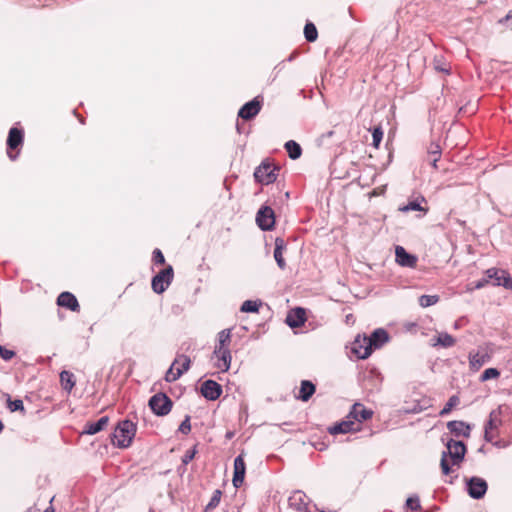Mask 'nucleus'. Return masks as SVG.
Returning a JSON list of instances; mask_svg holds the SVG:
<instances>
[{"instance_id":"5701e85b","label":"nucleus","mask_w":512,"mask_h":512,"mask_svg":"<svg viewBox=\"0 0 512 512\" xmlns=\"http://www.w3.org/2000/svg\"><path fill=\"white\" fill-rule=\"evenodd\" d=\"M286 249V242L283 238L277 237L275 239V248H274V259L280 269H285L286 262L283 257V251Z\"/></svg>"},{"instance_id":"6e6d98bb","label":"nucleus","mask_w":512,"mask_h":512,"mask_svg":"<svg viewBox=\"0 0 512 512\" xmlns=\"http://www.w3.org/2000/svg\"><path fill=\"white\" fill-rule=\"evenodd\" d=\"M26 512H40V510L37 507L33 506L28 508Z\"/></svg>"},{"instance_id":"864d4df0","label":"nucleus","mask_w":512,"mask_h":512,"mask_svg":"<svg viewBox=\"0 0 512 512\" xmlns=\"http://www.w3.org/2000/svg\"><path fill=\"white\" fill-rule=\"evenodd\" d=\"M493 429H488L487 426H484V439L486 442H492L494 439V435L492 434Z\"/></svg>"},{"instance_id":"37998d69","label":"nucleus","mask_w":512,"mask_h":512,"mask_svg":"<svg viewBox=\"0 0 512 512\" xmlns=\"http://www.w3.org/2000/svg\"><path fill=\"white\" fill-rule=\"evenodd\" d=\"M406 506L412 511H418L421 508L418 496H411L406 500Z\"/></svg>"},{"instance_id":"a878e982","label":"nucleus","mask_w":512,"mask_h":512,"mask_svg":"<svg viewBox=\"0 0 512 512\" xmlns=\"http://www.w3.org/2000/svg\"><path fill=\"white\" fill-rule=\"evenodd\" d=\"M366 348H368V343H366L365 337L361 338V336L358 335L352 343L351 352L355 354L358 359H366L369 357L363 355Z\"/></svg>"},{"instance_id":"f03ea898","label":"nucleus","mask_w":512,"mask_h":512,"mask_svg":"<svg viewBox=\"0 0 512 512\" xmlns=\"http://www.w3.org/2000/svg\"><path fill=\"white\" fill-rule=\"evenodd\" d=\"M137 425L129 420L124 419L118 422L113 432V444L121 449L128 448L135 437Z\"/></svg>"},{"instance_id":"39448f33","label":"nucleus","mask_w":512,"mask_h":512,"mask_svg":"<svg viewBox=\"0 0 512 512\" xmlns=\"http://www.w3.org/2000/svg\"><path fill=\"white\" fill-rule=\"evenodd\" d=\"M174 270L171 265H168L161 271H159L151 280L152 290L156 294H162L167 290L171 282L173 281Z\"/></svg>"},{"instance_id":"dca6fc26","label":"nucleus","mask_w":512,"mask_h":512,"mask_svg":"<svg viewBox=\"0 0 512 512\" xmlns=\"http://www.w3.org/2000/svg\"><path fill=\"white\" fill-rule=\"evenodd\" d=\"M309 499L301 490H295L288 498L289 506L298 512H306Z\"/></svg>"},{"instance_id":"423d86ee","label":"nucleus","mask_w":512,"mask_h":512,"mask_svg":"<svg viewBox=\"0 0 512 512\" xmlns=\"http://www.w3.org/2000/svg\"><path fill=\"white\" fill-rule=\"evenodd\" d=\"M24 142V130L18 127L10 128L6 141L7 155L10 160L15 161L19 156V151L13 153V150H17L22 147Z\"/></svg>"},{"instance_id":"f704fd0d","label":"nucleus","mask_w":512,"mask_h":512,"mask_svg":"<svg viewBox=\"0 0 512 512\" xmlns=\"http://www.w3.org/2000/svg\"><path fill=\"white\" fill-rule=\"evenodd\" d=\"M5 397L7 399V407L11 412L19 411L23 415L25 414L24 404L21 399L12 400L9 394H5Z\"/></svg>"},{"instance_id":"052dcab7","label":"nucleus","mask_w":512,"mask_h":512,"mask_svg":"<svg viewBox=\"0 0 512 512\" xmlns=\"http://www.w3.org/2000/svg\"><path fill=\"white\" fill-rule=\"evenodd\" d=\"M2 429H3V423H2V421L0 420V432L2 431Z\"/></svg>"},{"instance_id":"603ef678","label":"nucleus","mask_w":512,"mask_h":512,"mask_svg":"<svg viewBox=\"0 0 512 512\" xmlns=\"http://www.w3.org/2000/svg\"><path fill=\"white\" fill-rule=\"evenodd\" d=\"M499 23L512 27V9L506 14L505 17L499 20Z\"/></svg>"},{"instance_id":"de8ad7c7","label":"nucleus","mask_w":512,"mask_h":512,"mask_svg":"<svg viewBox=\"0 0 512 512\" xmlns=\"http://www.w3.org/2000/svg\"><path fill=\"white\" fill-rule=\"evenodd\" d=\"M196 453H197V449H196V445H195L193 448H191L185 452V454L182 457V463L184 465L189 464L194 459Z\"/></svg>"},{"instance_id":"ea45409f","label":"nucleus","mask_w":512,"mask_h":512,"mask_svg":"<svg viewBox=\"0 0 512 512\" xmlns=\"http://www.w3.org/2000/svg\"><path fill=\"white\" fill-rule=\"evenodd\" d=\"M439 301L438 295H421L419 297V305L423 308L432 306Z\"/></svg>"},{"instance_id":"1a4fd4ad","label":"nucleus","mask_w":512,"mask_h":512,"mask_svg":"<svg viewBox=\"0 0 512 512\" xmlns=\"http://www.w3.org/2000/svg\"><path fill=\"white\" fill-rule=\"evenodd\" d=\"M256 223L262 231H270L275 226V213L269 206H262L256 214Z\"/></svg>"},{"instance_id":"a18cd8bd","label":"nucleus","mask_w":512,"mask_h":512,"mask_svg":"<svg viewBox=\"0 0 512 512\" xmlns=\"http://www.w3.org/2000/svg\"><path fill=\"white\" fill-rule=\"evenodd\" d=\"M190 420H191L190 416L186 415L184 417L183 421L181 422V424L179 425L178 431L183 434H188L191 431Z\"/></svg>"},{"instance_id":"4d7b16f0","label":"nucleus","mask_w":512,"mask_h":512,"mask_svg":"<svg viewBox=\"0 0 512 512\" xmlns=\"http://www.w3.org/2000/svg\"><path fill=\"white\" fill-rule=\"evenodd\" d=\"M44 512H55V510H54L53 506H52V505H50L48 508H46V509L44 510Z\"/></svg>"},{"instance_id":"680f3d73","label":"nucleus","mask_w":512,"mask_h":512,"mask_svg":"<svg viewBox=\"0 0 512 512\" xmlns=\"http://www.w3.org/2000/svg\"><path fill=\"white\" fill-rule=\"evenodd\" d=\"M348 12H349L350 16L353 17L351 8L348 9Z\"/></svg>"},{"instance_id":"9b49d317","label":"nucleus","mask_w":512,"mask_h":512,"mask_svg":"<svg viewBox=\"0 0 512 512\" xmlns=\"http://www.w3.org/2000/svg\"><path fill=\"white\" fill-rule=\"evenodd\" d=\"M263 105L261 96H256L252 100L246 102L238 111V117L243 120H251L258 115Z\"/></svg>"},{"instance_id":"2f4dec72","label":"nucleus","mask_w":512,"mask_h":512,"mask_svg":"<svg viewBox=\"0 0 512 512\" xmlns=\"http://www.w3.org/2000/svg\"><path fill=\"white\" fill-rule=\"evenodd\" d=\"M181 362V367L177 368L178 376H182L185 372H187L191 365V359L189 356L184 354H178L175 360L173 361V365Z\"/></svg>"},{"instance_id":"8fccbe9b","label":"nucleus","mask_w":512,"mask_h":512,"mask_svg":"<svg viewBox=\"0 0 512 512\" xmlns=\"http://www.w3.org/2000/svg\"><path fill=\"white\" fill-rule=\"evenodd\" d=\"M15 356V352L13 350L7 349L4 346L0 345V357L5 360L9 361Z\"/></svg>"},{"instance_id":"bf43d9fd","label":"nucleus","mask_w":512,"mask_h":512,"mask_svg":"<svg viewBox=\"0 0 512 512\" xmlns=\"http://www.w3.org/2000/svg\"><path fill=\"white\" fill-rule=\"evenodd\" d=\"M294 59V54L290 55L288 61H292Z\"/></svg>"},{"instance_id":"6e6552de","label":"nucleus","mask_w":512,"mask_h":512,"mask_svg":"<svg viewBox=\"0 0 512 512\" xmlns=\"http://www.w3.org/2000/svg\"><path fill=\"white\" fill-rule=\"evenodd\" d=\"M364 337L366 343H368V348L363 352L364 356H370L374 349L381 348L390 339L388 332L384 328H377L370 334V336Z\"/></svg>"},{"instance_id":"72a5a7b5","label":"nucleus","mask_w":512,"mask_h":512,"mask_svg":"<svg viewBox=\"0 0 512 512\" xmlns=\"http://www.w3.org/2000/svg\"><path fill=\"white\" fill-rule=\"evenodd\" d=\"M261 305V300H246L242 303L240 311L244 313H257Z\"/></svg>"},{"instance_id":"f8f14e48","label":"nucleus","mask_w":512,"mask_h":512,"mask_svg":"<svg viewBox=\"0 0 512 512\" xmlns=\"http://www.w3.org/2000/svg\"><path fill=\"white\" fill-rule=\"evenodd\" d=\"M200 392L206 400L215 401L221 396L223 389L218 382L208 379L201 384Z\"/></svg>"},{"instance_id":"aec40b11","label":"nucleus","mask_w":512,"mask_h":512,"mask_svg":"<svg viewBox=\"0 0 512 512\" xmlns=\"http://www.w3.org/2000/svg\"><path fill=\"white\" fill-rule=\"evenodd\" d=\"M447 429L456 437L463 436L468 438L471 433V426L461 420H452L447 423Z\"/></svg>"},{"instance_id":"0eeeda50","label":"nucleus","mask_w":512,"mask_h":512,"mask_svg":"<svg viewBox=\"0 0 512 512\" xmlns=\"http://www.w3.org/2000/svg\"><path fill=\"white\" fill-rule=\"evenodd\" d=\"M465 488L472 499L480 500L485 496L488 490V484L484 478L472 476L466 479Z\"/></svg>"},{"instance_id":"b1692460","label":"nucleus","mask_w":512,"mask_h":512,"mask_svg":"<svg viewBox=\"0 0 512 512\" xmlns=\"http://www.w3.org/2000/svg\"><path fill=\"white\" fill-rule=\"evenodd\" d=\"M316 386L310 380H302L300 383L299 394L296 396L297 399L307 402L315 393Z\"/></svg>"},{"instance_id":"13d9d810","label":"nucleus","mask_w":512,"mask_h":512,"mask_svg":"<svg viewBox=\"0 0 512 512\" xmlns=\"http://www.w3.org/2000/svg\"><path fill=\"white\" fill-rule=\"evenodd\" d=\"M236 128H237L238 132L241 133V126H240V124H237Z\"/></svg>"},{"instance_id":"c85d7f7f","label":"nucleus","mask_w":512,"mask_h":512,"mask_svg":"<svg viewBox=\"0 0 512 512\" xmlns=\"http://www.w3.org/2000/svg\"><path fill=\"white\" fill-rule=\"evenodd\" d=\"M60 382H61L62 388L66 392L70 393L76 383L74 374L71 373L70 371L63 370L60 373Z\"/></svg>"},{"instance_id":"a19ab883","label":"nucleus","mask_w":512,"mask_h":512,"mask_svg":"<svg viewBox=\"0 0 512 512\" xmlns=\"http://www.w3.org/2000/svg\"><path fill=\"white\" fill-rule=\"evenodd\" d=\"M500 376V371L497 368H487L480 376V381L485 382L490 379H496Z\"/></svg>"},{"instance_id":"7c9ffc66","label":"nucleus","mask_w":512,"mask_h":512,"mask_svg":"<svg viewBox=\"0 0 512 512\" xmlns=\"http://www.w3.org/2000/svg\"><path fill=\"white\" fill-rule=\"evenodd\" d=\"M285 150L288 153V156L292 160H296L301 157L302 148L301 146L294 140H289L284 145Z\"/></svg>"},{"instance_id":"cd10ccee","label":"nucleus","mask_w":512,"mask_h":512,"mask_svg":"<svg viewBox=\"0 0 512 512\" xmlns=\"http://www.w3.org/2000/svg\"><path fill=\"white\" fill-rule=\"evenodd\" d=\"M502 408L503 406H498L496 409L492 410L489 414V419L487 420L485 426L488 429H497L502 424Z\"/></svg>"},{"instance_id":"393cba45","label":"nucleus","mask_w":512,"mask_h":512,"mask_svg":"<svg viewBox=\"0 0 512 512\" xmlns=\"http://www.w3.org/2000/svg\"><path fill=\"white\" fill-rule=\"evenodd\" d=\"M354 424L355 423L353 420H351V418L348 419L346 417V420L338 422V423L334 424L333 426L329 427L328 432L332 435L345 434V433L356 430L354 428Z\"/></svg>"},{"instance_id":"49530a36","label":"nucleus","mask_w":512,"mask_h":512,"mask_svg":"<svg viewBox=\"0 0 512 512\" xmlns=\"http://www.w3.org/2000/svg\"><path fill=\"white\" fill-rule=\"evenodd\" d=\"M152 260L156 265H163L165 263V257L160 249H154L152 253Z\"/></svg>"},{"instance_id":"f3484780","label":"nucleus","mask_w":512,"mask_h":512,"mask_svg":"<svg viewBox=\"0 0 512 512\" xmlns=\"http://www.w3.org/2000/svg\"><path fill=\"white\" fill-rule=\"evenodd\" d=\"M213 355L217 358L215 366L222 372H227L231 366V351L230 349H221V347H215Z\"/></svg>"},{"instance_id":"f257e3e1","label":"nucleus","mask_w":512,"mask_h":512,"mask_svg":"<svg viewBox=\"0 0 512 512\" xmlns=\"http://www.w3.org/2000/svg\"><path fill=\"white\" fill-rule=\"evenodd\" d=\"M447 450L442 452L440 467L444 475L452 472L451 465L460 466L467 452L465 443L461 440L449 439L446 443Z\"/></svg>"},{"instance_id":"c756f323","label":"nucleus","mask_w":512,"mask_h":512,"mask_svg":"<svg viewBox=\"0 0 512 512\" xmlns=\"http://www.w3.org/2000/svg\"><path fill=\"white\" fill-rule=\"evenodd\" d=\"M432 340L434 341L433 346L439 345L444 348L452 347L455 344V338L446 332L439 333Z\"/></svg>"},{"instance_id":"9d476101","label":"nucleus","mask_w":512,"mask_h":512,"mask_svg":"<svg viewBox=\"0 0 512 512\" xmlns=\"http://www.w3.org/2000/svg\"><path fill=\"white\" fill-rule=\"evenodd\" d=\"M485 274L489 279L494 281V286H502L512 291V277L506 270L490 268L486 270Z\"/></svg>"},{"instance_id":"6ab92c4d","label":"nucleus","mask_w":512,"mask_h":512,"mask_svg":"<svg viewBox=\"0 0 512 512\" xmlns=\"http://www.w3.org/2000/svg\"><path fill=\"white\" fill-rule=\"evenodd\" d=\"M373 415L372 410L365 408L361 403H355L352 405L347 418L351 420H356L358 422L366 421L371 418Z\"/></svg>"},{"instance_id":"3c124183","label":"nucleus","mask_w":512,"mask_h":512,"mask_svg":"<svg viewBox=\"0 0 512 512\" xmlns=\"http://www.w3.org/2000/svg\"><path fill=\"white\" fill-rule=\"evenodd\" d=\"M490 280L491 279H489L486 276L485 278H482L480 280H477V281L473 282V289H477L478 290V289H481V288L485 287L489 283Z\"/></svg>"},{"instance_id":"473e14b6","label":"nucleus","mask_w":512,"mask_h":512,"mask_svg":"<svg viewBox=\"0 0 512 512\" xmlns=\"http://www.w3.org/2000/svg\"><path fill=\"white\" fill-rule=\"evenodd\" d=\"M231 343V329H223L218 333V343L215 347H221V349H229Z\"/></svg>"},{"instance_id":"7ed1b4c3","label":"nucleus","mask_w":512,"mask_h":512,"mask_svg":"<svg viewBox=\"0 0 512 512\" xmlns=\"http://www.w3.org/2000/svg\"><path fill=\"white\" fill-rule=\"evenodd\" d=\"M279 167L267 160L263 161L254 171L255 181L262 185H269L276 181Z\"/></svg>"},{"instance_id":"79ce46f5","label":"nucleus","mask_w":512,"mask_h":512,"mask_svg":"<svg viewBox=\"0 0 512 512\" xmlns=\"http://www.w3.org/2000/svg\"><path fill=\"white\" fill-rule=\"evenodd\" d=\"M383 139V130L381 126H376L372 130V145L375 148H379L380 143Z\"/></svg>"},{"instance_id":"4c0bfd02","label":"nucleus","mask_w":512,"mask_h":512,"mask_svg":"<svg viewBox=\"0 0 512 512\" xmlns=\"http://www.w3.org/2000/svg\"><path fill=\"white\" fill-rule=\"evenodd\" d=\"M459 403H460V398L457 395H452L448 399V401L446 402V404L444 405L442 410L439 412V415L441 417L448 415L451 412V410L454 407H456Z\"/></svg>"},{"instance_id":"412c9836","label":"nucleus","mask_w":512,"mask_h":512,"mask_svg":"<svg viewBox=\"0 0 512 512\" xmlns=\"http://www.w3.org/2000/svg\"><path fill=\"white\" fill-rule=\"evenodd\" d=\"M422 203H426V198L423 195H418L416 198L408 201L407 204L400 206L399 211L407 213L409 211H420L426 214L428 212L427 207H423Z\"/></svg>"},{"instance_id":"e433bc0d","label":"nucleus","mask_w":512,"mask_h":512,"mask_svg":"<svg viewBox=\"0 0 512 512\" xmlns=\"http://www.w3.org/2000/svg\"><path fill=\"white\" fill-rule=\"evenodd\" d=\"M304 36L308 42L317 40L318 32L316 26L312 22H307L304 26Z\"/></svg>"},{"instance_id":"ddd939ff","label":"nucleus","mask_w":512,"mask_h":512,"mask_svg":"<svg viewBox=\"0 0 512 512\" xmlns=\"http://www.w3.org/2000/svg\"><path fill=\"white\" fill-rule=\"evenodd\" d=\"M395 261L398 265L407 268H414L418 258L416 255L409 253L404 247H395Z\"/></svg>"},{"instance_id":"4be33fe9","label":"nucleus","mask_w":512,"mask_h":512,"mask_svg":"<svg viewBox=\"0 0 512 512\" xmlns=\"http://www.w3.org/2000/svg\"><path fill=\"white\" fill-rule=\"evenodd\" d=\"M108 422V416H102L95 422H87L82 433L87 435H95L102 431L106 427Z\"/></svg>"},{"instance_id":"2eb2a0df","label":"nucleus","mask_w":512,"mask_h":512,"mask_svg":"<svg viewBox=\"0 0 512 512\" xmlns=\"http://www.w3.org/2000/svg\"><path fill=\"white\" fill-rule=\"evenodd\" d=\"M246 473V464L242 454L238 455L234 459V472L232 483L235 488H239L242 486Z\"/></svg>"},{"instance_id":"a211bd4d","label":"nucleus","mask_w":512,"mask_h":512,"mask_svg":"<svg viewBox=\"0 0 512 512\" xmlns=\"http://www.w3.org/2000/svg\"><path fill=\"white\" fill-rule=\"evenodd\" d=\"M57 305L69 309L70 311L77 312L80 309L79 302L74 294L65 291L57 297Z\"/></svg>"},{"instance_id":"c03bdc74","label":"nucleus","mask_w":512,"mask_h":512,"mask_svg":"<svg viewBox=\"0 0 512 512\" xmlns=\"http://www.w3.org/2000/svg\"><path fill=\"white\" fill-rule=\"evenodd\" d=\"M434 68L435 70L439 71V72H443V73H446V74H449L450 73V66L449 64H447L445 61L441 60V59H435L434 60Z\"/></svg>"},{"instance_id":"bb28decb","label":"nucleus","mask_w":512,"mask_h":512,"mask_svg":"<svg viewBox=\"0 0 512 512\" xmlns=\"http://www.w3.org/2000/svg\"><path fill=\"white\" fill-rule=\"evenodd\" d=\"M488 361L489 356L487 354H469V367L474 372L478 371Z\"/></svg>"},{"instance_id":"c9c22d12","label":"nucleus","mask_w":512,"mask_h":512,"mask_svg":"<svg viewBox=\"0 0 512 512\" xmlns=\"http://www.w3.org/2000/svg\"><path fill=\"white\" fill-rule=\"evenodd\" d=\"M428 154L432 157L431 158V165L434 168H437V162L439 161L441 157V147L438 143H431L428 148Z\"/></svg>"},{"instance_id":"20e7f679","label":"nucleus","mask_w":512,"mask_h":512,"mask_svg":"<svg viewBox=\"0 0 512 512\" xmlns=\"http://www.w3.org/2000/svg\"><path fill=\"white\" fill-rule=\"evenodd\" d=\"M151 411L156 416H166L170 413L173 407V401L163 392L154 394L148 401Z\"/></svg>"},{"instance_id":"58836bf2","label":"nucleus","mask_w":512,"mask_h":512,"mask_svg":"<svg viewBox=\"0 0 512 512\" xmlns=\"http://www.w3.org/2000/svg\"><path fill=\"white\" fill-rule=\"evenodd\" d=\"M221 496H222V491L219 489H216L213 492V495L210 498V501L205 506V509H204L205 512H210V511L214 510L219 505V503L221 501Z\"/></svg>"},{"instance_id":"e2e57ef3","label":"nucleus","mask_w":512,"mask_h":512,"mask_svg":"<svg viewBox=\"0 0 512 512\" xmlns=\"http://www.w3.org/2000/svg\"><path fill=\"white\" fill-rule=\"evenodd\" d=\"M150 512H153L152 510H150Z\"/></svg>"},{"instance_id":"09e8293b","label":"nucleus","mask_w":512,"mask_h":512,"mask_svg":"<svg viewBox=\"0 0 512 512\" xmlns=\"http://www.w3.org/2000/svg\"><path fill=\"white\" fill-rule=\"evenodd\" d=\"M174 366L175 365H171L170 368L168 369V371L166 372L165 374V380L166 382H175L176 380H178L181 376H178V371L176 370V372H174Z\"/></svg>"},{"instance_id":"4468645a","label":"nucleus","mask_w":512,"mask_h":512,"mask_svg":"<svg viewBox=\"0 0 512 512\" xmlns=\"http://www.w3.org/2000/svg\"><path fill=\"white\" fill-rule=\"evenodd\" d=\"M306 321V311L302 307H295L291 309L286 316V324L292 328L301 327Z\"/></svg>"},{"instance_id":"5fc2aeb1","label":"nucleus","mask_w":512,"mask_h":512,"mask_svg":"<svg viewBox=\"0 0 512 512\" xmlns=\"http://www.w3.org/2000/svg\"><path fill=\"white\" fill-rule=\"evenodd\" d=\"M346 323H354V316L352 314L346 315Z\"/></svg>"}]
</instances>
